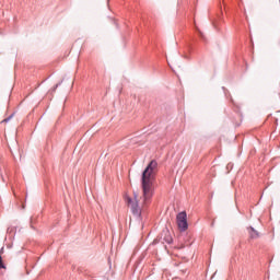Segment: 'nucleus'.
<instances>
[{"mask_svg":"<svg viewBox=\"0 0 280 280\" xmlns=\"http://www.w3.org/2000/svg\"><path fill=\"white\" fill-rule=\"evenodd\" d=\"M158 167L159 163L156 160H152L142 172L141 183L144 202H148V200L154 196V176Z\"/></svg>","mask_w":280,"mask_h":280,"instance_id":"nucleus-1","label":"nucleus"},{"mask_svg":"<svg viewBox=\"0 0 280 280\" xmlns=\"http://www.w3.org/2000/svg\"><path fill=\"white\" fill-rule=\"evenodd\" d=\"M126 202L135 218L141 220V207H139V199L137 197V192L133 194L132 197H126Z\"/></svg>","mask_w":280,"mask_h":280,"instance_id":"nucleus-2","label":"nucleus"},{"mask_svg":"<svg viewBox=\"0 0 280 280\" xmlns=\"http://www.w3.org/2000/svg\"><path fill=\"white\" fill-rule=\"evenodd\" d=\"M176 222L179 231H187V229H189V224L187 223V212H179L176 217Z\"/></svg>","mask_w":280,"mask_h":280,"instance_id":"nucleus-3","label":"nucleus"},{"mask_svg":"<svg viewBox=\"0 0 280 280\" xmlns=\"http://www.w3.org/2000/svg\"><path fill=\"white\" fill-rule=\"evenodd\" d=\"M163 242L166 244H172L174 242V238H172V234L170 233V230L163 231L162 233Z\"/></svg>","mask_w":280,"mask_h":280,"instance_id":"nucleus-4","label":"nucleus"},{"mask_svg":"<svg viewBox=\"0 0 280 280\" xmlns=\"http://www.w3.org/2000/svg\"><path fill=\"white\" fill-rule=\"evenodd\" d=\"M248 234H249L250 240H258V237H259V232L257 230H255V228H253V226L248 228Z\"/></svg>","mask_w":280,"mask_h":280,"instance_id":"nucleus-5","label":"nucleus"},{"mask_svg":"<svg viewBox=\"0 0 280 280\" xmlns=\"http://www.w3.org/2000/svg\"><path fill=\"white\" fill-rule=\"evenodd\" d=\"M5 270V264H3V257L0 255V270Z\"/></svg>","mask_w":280,"mask_h":280,"instance_id":"nucleus-6","label":"nucleus"},{"mask_svg":"<svg viewBox=\"0 0 280 280\" xmlns=\"http://www.w3.org/2000/svg\"><path fill=\"white\" fill-rule=\"evenodd\" d=\"M12 117H14V114H12L11 116H9L8 118H5L3 121H4V124H8V121L9 120H11L12 119Z\"/></svg>","mask_w":280,"mask_h":280,"instance_id":"nucleus-7","label":"nucleus"},{"mask_svg":"<svg viewBox=\"0 0 280 280\" xmlns=\"http://www.w3.org/2000/svg\"><path fill=\"white\" fill-rule=\"evenodd\" d=\"M60 86V83H57L56 85H55V89H58Z\"/></svg>","mask_w":280,"mask_h":280,"instance_id":"nucleus-8","label":"nucleus"}]
</instances>
